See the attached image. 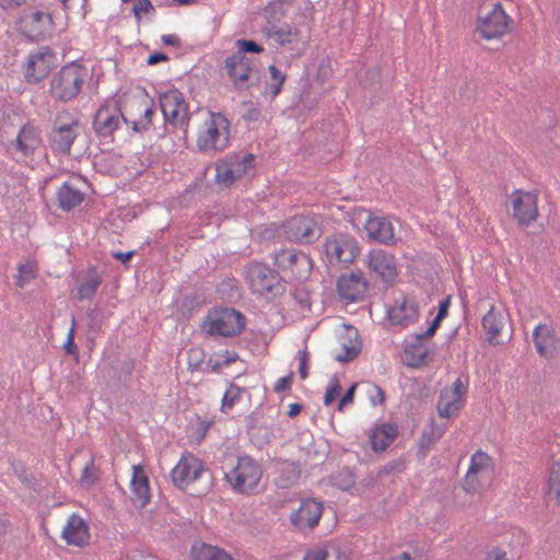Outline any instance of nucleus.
Here are the masks:
<instances>
[{"instance_id":"15","label":"nucleus","mask_w":560,"mask_h":560,"mask_svg":"<svg viewBox=\"0 0 560 560\" xmlns=\"http://www.w3.org/2000/svg\"><path fill=\"white\" fill-rule=\"evenodd\" d=\"M119 117L125 124H129V119L121 113L117 102L114 105H102L94 115L93 129L100 138L112 137L114 131L118 129Z\"/></svg>"},{"instance_id":"35","label":"nucleus","mask_w":560,"mask_h":560,"mask_svg":"<svg viewBox=\"0 0 560 560\" xmlns=\"http://www.w3.org/2000/svg\"><path fill=\"white\" fill-rule=\"evenodd\" d=\"M222 162H225V164L233 168L242 170L245 167V173L248 168H252L254 166L255 155L252 153H230L224 159H221Z\"/></svg>"},{"instance_id":"61","label":"nucleus","mask_w":560,"mask_h":560,"mask_svg":"<svg viewBox=\"0 0 560 560\" xmlns=\"http://www.w3.org/2000/svg\"><path fill=\"white\" fill-rule=\"evenodd\" d=\"M307 357L306 350H304L300 357L299 374L302 380H305L308 375Z\"/></svg>"},{"instance_id":"56","label":"nucleus","mask_w":560,"mask_h":560,"mask_svg":"<svg viewBox=\"0 0 560 560\" xmlns=\"http://www.w3.org/2000/svg\"><path fill=\"white\" fill-rule=\"evenodd\" d=\"M293 375L294 373L290 372L287 376L279 378L273 387V390L276 393L289 392L291 389Z\"/></svg>"},{"instance_id":"48","label":"nucleus","mask_w":560,"mask_h":560,"mask_svg":"<svg viewBox=\"0 0 560 560\" xmlns=\"http://www.w3.org/2000/svg\"><path fill=\"white\" fill-rule=\"evenodd\" d=\"M405 468H406L405 459H401V458L395 459V460L388 462L386 465H384L378 470V477L382 478L384 476H388L394 472H401L405 470Z\"/></svg>"},{"instance_id":"44","label":"nucleus","mask_w":560,"mask_h":560,"mask_svg":"<svg viewBox=\"0 0 560 560\" xmlns=\"http://www.w3.org/2000/svg\"><path fill=\"white\" fill-rule=\"evenodd\" d=\"M345 353L338 354L336 360L341 363H348L353 361L361 352V341H357L352 345H343Z\"/></svg>"},{"instance_id":"37","label":"nucleus","mask_w":560,"mask_h":560,"mask_svg":"<svg viewBox=\"0 0 560 560\" xmlns=\"http://www.w3.org/2000/svg\"><path fill=\"white\" fill-rule=\"evenodd\" d=\"M445 399L444 394H441L440 401L438 404V410L441 417L443 418H450L456 412H458L463 406L464 400L459 398H453L451 400H447L446 402H443Z\"/></svg>"},{"instance_id":"50","label":"nucleus","mask_w":560,"mask_h":560,"mask_svg":"<svg viewBox=\"0 0 560 560\" xmlns=\"http://www.w3.org/2000/svg\"><path fill=\"white\" fill-rule=\"evenodd\" d=\"M291 295L300 304L302 308L311 310V295L305 288H295L291 292Z\"/></svg>"},{"instance_id":"11","label":"nucleus","mask_w":560,"mask_h":560,"mask_svg":"<svg viewBox=\"0 0 560 560\" xmlns=\"http://www.w3.org/2000/svg\"><path fill=\"white\" fill-rule=\"evenodd\" d=\"M18 26L20 33L27 39L35 42L45 39L50 34L54 27V20L50 13L43 11H32L23 13L19 21Z\"/></svg>"},{"instance_id":"31","label":"nucleus","mask_w":560,"mask_h":560,"mask_svg":"<svg viewBox=\"0 0 560 560\" xmlns=\"http://www.w3.org/2000/svg\"><path fill=\"white\" fill-rule=\"evenodd\" d=\"M504 325V317L502 314L497 313L494 307L488 311V313L482 318L483 329L488 334V340L490 343L494 342V339L500 335L501 329Z\"/></svg>"},{"instance_id":"24","label":"nucleus","mask_w":560,"mask_h":560,"mask_svg":"<svg viewBox=\"0 0 560 560\" xmlns=\"http://www.w3.org/2000/svg\"><path fill=\"white\" fill-rule=\"evenodd\" d=\"M419 316V305L415 300L404 296L400 303L388 310V318L394 325L407 327L417 320Z\"/></svg>"},{"instance_id":"63","label":"nucleus","mask_w":560,"mask_h":560,"mask_svg":"<svg viewBox=\"0 0 560 560\" xmlns=\"http://www.w3.org/2000/svg\"><path fill=\"white\" fill-rule=\"evenodd\" d=\"M487 560H508L506 552L500 547H494L487 553Z\"/></svg>"},{"instance_id":"9","label":"nucleus","mask_w":560,"mask_h":560,"mask_svg":"<svg viewBox=\"0 0 560 560\" xmlns=\"http://www.w3.org/2000/svg\"><path fill=\"white\" fill-rule=\"evenodd\" d=\"M512 24L513 20L505 13L501 2H497L489 13L479 16L476 32L487 40L499 39L510 31Z\"/></svg>"},{"instance_id":"58","label":"nucleus","mask_w":560,"mask_h":560,"mask_svg":"<svg viewBox=\"0 0 560 560\" xmlns=\"http://www.w3.org/2000/svg\"><path fill=\"white\" fill-rule=\"evenodd\" d=\"M327 445L324 444L323 450H315L313 454H311V451L307 452V456L311 459L308 463L310 466H317L322 463H324L326 455H327Z\"/></svg>"},{"instance_id":"34","label":"nucleus","mask_w":560,"mask_h":560,"mask_svg":"<svg viewBox=\"0 0 560 560\" xmlns=\"http://www.w3.org/2000/svg\"><path fill=\"white\" fill-rule=\"evenodd\" d=\"M331 485L340 490H349L355 485V476L349 467H342L330 476Z\"/></svg>"},{"instance_id":"8","label":"nucleus","mask_w":560,"mask_h":560,"mask_svg":"<svg viewBox=\"0 0 560 560\" xmlns=\"http://www.w3.org/2000/svg\"><path fill=\"white\" fill-rule=\"evenodd\" d=\"M283 232L289 241L312 244L322 235L318 220L312 215H294L283 224Z\"/></svg>"},{"instance_id":"25","label":"nucleus","mask_w":560,"mask_h":560,"mask_svg":"<svg viewBox=\"0 0 560 560\" xmlns=\"http://www.w3.org/2000/svg\"><path fill=\"white\" fill-rule=\"evenodd\" d=\"M132 502L139 508H144L150 501L149 478L141 466H133L131 480Z\"/></svg>"},{"instance_id":"16","label":"nucleus","mask_w":560,"mask_h":560,"mask_svg":"<svg viewBox=\"0 0 560 560\" xmlns=\"http://www.w3.org/2000/svg\"><path fill=\"white\" fill-rule=\"evenodd\" d=\"M77 119L69 124H58V119L54 121L52 130L48 136L49 147L55 153L69 155L71 145L78 137L77 128H79Z\"/></svg>"},{"instance_id":"27","label":"nucleus","mask_w":560,"mask_h":560,"mask_svg":"<svg viewBox=\"0 0 560 560\" xmlns=\"http://www.w3.org/2000/svg\"><path fill=\"white\" fill-rule=\"evenodd\" d=\"M40 141L38 130L30 124L24 125L16 137L18 149L23 152L24 155L33 154L39 147Z\"/></svg>"},{"instance_id":"43","label":"nucleus","mask_w":560,"mask_h":560,"mask_svg":"<svg viewBox=\"0 0 560 560\" xmlns=\"http://www.w3.org/2000/svg\"><path fill=\"white\" fill-rule=\"evenodd\" d=\"M236 46L238 50L235 54H241V56H245V54H260L264 51V47L252 39H238Z\"/></svg>"},{"instance_id":"29","label":"nucleus","mask_w":560,"mask_h":560,"mask_svg":"<svg viewBox=\"0 0 560 560\" xmlns=\"http://www.w3.org/2000/svg\"><path fill=\"white\" fill-rule=\"evenodd\" d=\"M103 279L102 275L97 272L95 267H90L84 277V281L78 289V295L80 300H91L95 295L98 287Z\"/></svg>"},{"instance_id":"40","label":"nucleus","mask_w":560,"mask_h":560,"mask_svg":"<svg viewBox=\"0 0 560 560\" xmlns=\"http://www.w3.org/2000/svg\"><path fill=\"white\" fill-rule=\"evenodd\" d=\"M269 73H270V94L271 97H276L280 94L282 90V85L287 79L285 73L281 72L275 65H270L268 67Z\"/></svg>"},{"instance_id":"46","label":"nucleus","mask_w":560,"mask_h":560,"mask_svg":"<svg viewBox=\"0 0 560 560\" xmlns=\"http://www.w3.org/2000/svg\"><path fill=\"white\" fill-rule=\"evenodd\" d=\"M341 389H342V387H341L339 380L337 378V376H334L331 378L329 385L326 388V393L324 396V404L326 406H330L337 399V397L340 395Z\"/></svg>"},{"instance_id":"36","label":"nucleus","mask_w":560,"mask_h":560,"mask_svg":"<svg viewBox=\"0 0 560 560\" xmlns=\"http://www.w3.org/2000/svg\"><path fill=\"white\" fill-rule=\"evenodd\" d=\"M405 352L411 358L412 361L409 365L413 368L425 365L431 360V358H429V350L423 349L420 345H409L406 347Z\"/></svg>"},{"instance_id":"38","label":"nucleus","mask_w":560,"mask_h":560,"mask_svg":"<svg viewBox=\"0 0 560 560\" xmlns=\"http://www.w3.org/2000/svg\"><path fill=\"white\" fill-rule=\"evenodd\" d=\"M35 269V262L32 261L19 265V276L15 277V285L19 288H23L27 281H30L31 279H35L37 276Z\"/></svg>"},{"instance_id":"7","label":"nucleus","mask_w":560,"mask_h":560,"mask_svg":"<svg viewBox=\"0 0 560 560\" xmlns=\"http://www.w3.org/2000/svg\"><path fill=\"white\" fill-rule=\"evenodd\" d=\"M160 107L165 121L187 132L189 115L188 104L179 90H168L160 95Z\"/></svg>"},{"instance_id":"23","label":"nucleus","mask_w":560,"mask_h":560,"mask_svg":"<svg viewBox=\"0 0 560 560\" xmlns=\"http://www.w3.org/2000/svg\"><path fill=\"white\" fill-rule=\"evenodd\" d=\"M62 538L68 545L83 547L88 544L90 534L86 522L77 514H72L62 530Z\"/></svg>"},{"instance_id":"12","label":"nucleus","mask_w":560,"mask_h":560,"mask_svg":"<svg viewBox=\"0 0 560 560\" xmlns=\"http://www.w3.org/2000/svg\"><path fill=\"white\" fill-rule=\"evenodd\" d=\"M325 252L329 262H353L360 254L355 240L347 234H334L326 238Z\"/></svg>"},{"instance_id":"39","label":"nucleus","mask_w":560,"mask_h":560,"mask_svg":"<svg viewBox=\"0 0 560 560\" xmlns=\"http://www.w3.org/2000/svg\"><path fill=\"white\" fill-rule=\"evenodd\" d=\"M244 390V388H241L234 383H231L230 387L225 390L223 395L221 411L225 412L226 409L233 408L234 405L240 400L241 393Z\"/></svg>"},{"instance_id":"17","label":"nucleus","mask_w":560,"mask_h":560,"mask_svg":"<svg viewBox=\"0 0 560 560\" xmlns=\"http://www.w3.org/2000/svg\"><path fill=\"white\" fill-rule=\"evenodd\" d=\"M369 268L373 270L386 287H392L398 276L396 258L383 249H373L369 254Z\"/></svg>"},{"instance_id":"32","label":"nucleus","mask_w":560,"mask_h":560,"mask_svg":"<svg viewBox=\"0 0 560 560\" xmlns=\"http://www.w3.org/2000/svg\"><path fill=\"white\" fill-rule=\"evenodd\" d=\"M215 172L217 183L230 187L235 183L237 178H241L243 175H245V167H243L242 170H235L233 167L228 166L225 162H222L220 160L217 162Z\"/></svg>"},{"instance_id":"41","label":"nucleus","mask_w":560,"mask_h":560,"mask_svg":"<svg viewBox=\"0 0 560 560\" xmlns=\"http://www.w3.org/2000/svg\"><path fill=\"white\" fill-rule=\"evenodd\" d=\"M136 106L140 109H143V116L140 120H142L143 125H145L149 130L152 124V117L154 115V101L148 97H140L135 101Z\"/></svg>"},{"instance_id":"42","label":"nucleus","mask_w":560,"mask_h":560,"mask_svg":"<svg viewBox=\"0 0 560 560\" xmlns=\"http://www.w3.org/2000/svg\"><path fill=\"white\" fill-rule=\"evenodd\" d=\"M215 549L217 547L202 542L199 546H192L191 556L195 560H212Z\"/></svg>"},{"instance_id":"20","label":"nucleus","mask_w":560,"mask_h":560,"mask_svg":"<svg viewBox=\"0 0 560 560\" xmlns=\"http://www.w3.org/2000/svg\"><path fill=\"white\" fill-rule=\"evenodd\" d=\"M359 215L364 221V230L370 240L386 244L394 238V229L387 219L373 217L368 210L360 211Z\"/></svg>"},{"instance_id":"14","label":"nucleus","mask_w":560,"mask_h":560,"mask_svg":"<svg viewBox=\"0 0 560 560\" xmlns=\"http://www.w3.org/2000/svg\"><path fill=\"white\" fill-rule=\"evenodd\" d=\"M55 67V51L45 46L36 54L31 55L24 71V78L27 83L36 84L48 77Z\"/></svg>"},{"instance_id":"30","label":"nucleus","mask_w":560,"mask_h":560,"mask_svg":"<svg viewBox=\"0 0 560 560\" xmlns=\"http://www.w3.org/2000/svg\"><path fill=\"white\" fill-rule=\"evenodd\" d=\"M489 462H490V457L481 451H478L477 453H475L471 456L470 467L466 475L465 485H464V488L466 491H468V492L476 491L477 488L474 485V478L479 471L486 469Z\"/></svg>"},{"instance_id":"49","label":"nucleus","mask_w":560,"mask_h":560,"mask_svg":"<svg viewBox=\"0 0 560 560\" xmlns=\"http://www.w3.org/2000/svg\"><path fill=\"white\" fill-rule=\"evenodd\" d=\"M332 74L331 59L324 58L322 59L316 74V80L323 84L325 83Z\"/></svg>"},{"instance_id":"5","label":"nucleus","mask_w":560,"mask_h":560,"mask_svg":"<svg viewBox=\"0 0 560 560\" xmlns=\"http://www.w3.org/2000/svg\"><path fill=\"white\" fill-rule=\"evenodd\" d=\"M82 84L81 68L72 62L52 77L49 94L57 102H69L80 93Z\"/></svg>"},{"instance_id":"1","label":"nucleus","mask_w":560,"mask_h":560,"mask_svg":"<svg viewBox=\"0 0 560 560\" xmlns=\"http://www.w3.org/2000/svg\"><path fill=\"white\" fill-rule=\"evenodd\" d=\"M245 279L254 294L268 300H275L285 292L283 278L264 262H248L245 266Z\"/></svg>"},{"instance_id":"60","label":"nucleus","mask_w":560,"mask_h":560,"mask_svg":"<svg viewBox=\"0 0 560 560\" xmlns=\"http://www.w3.org/2000/svg\"><path fill=\"white\" fill-rule=\"evenodd\" d=\"M467 393V385L463 383L462 378L458 377L453 383V394L455 395L454 398L463 399V396Z\"/></svg>"},{"instance_id":"3","label":"nucleus","mask_w":560,"mask_h":560,"mask_svg":"<svg viewBox=\"0 0 560 560\" xmlns=\"http://www.w3.org/2000/svg\"><path fill=\"white\" fill-rule=\"evenodd\" d=\"M171 478L173 483L182 490L199 479L203 480L205 483L201 487L191 489L190 494L194 497L206 495L213 486L212 474L205 469L197 458H192L191 462L182 458L172 469Z\"/></svg>"},{"instance_id":"4","label":"nucleus","mask_w":560,"mask_h":560,"mask_svg":"<svg viewBox=\"0 0 560 560\" xmlns=\"http://www.w3.org/2000/svg\"><path fill=\"white\" fill-rule=\"evenodd\" d=\"M207 129L197 139V148L200 152H221L230 143V120L222 113L209 112Z\"/></svg>"},{"instance_id":"47","label":"nucleus","mask_w":560,"mask_h":560,"mask_svg":"<svg viewBox=\"0 0 560 560\" xmlns=\"http://www.w3.org/2000/svg\"><path fill=\"white\" fill-rule=\"evenodd\" d=\"M14 471L18 475L21 482L25 485L27 488L33 489L35 491L39 490V485L35 476L28 472L24 466L14 467Z\"/></svg>"},{"instance_id":"33","label":"nucleus","mask_w":560,"mask_h":560,"mask_svg":"<svg viewBox=\"0 0 560 560\" xmlns=\"http://www.w3.org/2000/svg\"><path fill=\"white\" fill-rule=\"evenodd\" d=\"M546 497L560 505V459L553 462L549 468L548 490Z\"/></svg>"},{"instance_id":"26","label":"nucleus","mask_w":560,"mask_h":560,"mask_svg":"<svg viewBox=\"0 0 560 560\" xmlns=\"http://www.w3.org/2000/svg\"><path fill=\"white\" fill-rule=\"evenodd\" d=\"M398 427L395 423H384L376 427L371 435L370 442L375 453L384 452L397 438Z\"/></svg>"},{"instance_id":"55","label":"nucleus","mask_w":560,"mask_h":560,"mask_svg":"<svg viewBox=\"0 0 560 560\" xmlns=\"http://www.w3.org/2000/svg\"><path fill=\"white\" fill-rule=\"evenodd\" d=\"M63 349L67 354H74L78 355V347L74 342V319L72 320V326L69 330L67 340L63 345Z\"/></svg>"},{"instance_id":"53","label":"nucleus","mask_w":560,"mask_h":560,"mask_svg":"<svg viewBox=\"0 0 560 560\" xmlns=\"http://www.w3.org/2000/svg\"><path fill=\"white\" fill-rule=\"evenodd\" d=\"M442 320H443V318L435 315L434 319L431 322V324L429 325L427 330L421 334L416 335L417 341H422L425 338L433 337L435 335L436 330L440 328Z\"/></svg>"},{"instance_id":"52","label":"nucleus","mask_w":560,"mask_h":560,"mask_svg":"<svg viewBox=\"0 0 560 560\" xmlns=\"http://www.w3.org/2000/svg\"><path fill=\"white\" fill-rule=\"evenodd\" d=\"M153 11L154 7L150 0H138V2L132 7V12L138 22L141 20V12L150 13Z\"/></svg>"},{"instance_id":"21","label":"nucleus","mask_w":560,"mask_h":560,"mask_svg":"<svg viewBox=\"0 0 560 560\" xmlns=\"http://www.w3.org/2000/svg\"><path fill=\"white\" fill-rule=\"evenodd\" d=\"M517 197L513 199V212L521 225H529L537 219V195L534 192H525L516 190Z\"/></svg>"},{"instance_id":"28","label":"nucleus","mask_w":560,"mask_h":560,"mask_svg":"<svg viewBox=\"0 0 560 560\" xmlns=\"http://www.w3.org/2000/svg\"><path fill=\"white\" fill-rule=\"evenodd\" d=\"M58 206L65 211H69L84 200V194L73 187L69 182H65L57 191Z\"/></svg>"},{"instance_id":"45","label":"nucleus","mask_w":560,"mask_h":560,"mask_svg":"<svg viewBox=\"0 0 560 560\" xmlns=\"http://www.w3.org/2000/svg\"><path fill=\"white\" fill-rule=\"evenodd\" d=\"M98 480L97 469L94 459H91L84 467L80 483L85 487L94 485Z\"/></svg>"},{"instance_id":"19","label":"nucleus","mask_w":560,"mask_h":560,"mask_svg":"<svg viewBox=\"0 0 560 560\" xmlns=\"http://www.w3.org/2000/svg\"><path fill=\"white\" fill-rule=\"evenodd\" d=\"M323 503L315 499H304L300 508L290 515L291 524L298 529L314 528L323 514Z\"/></svg>"},{"instance_id":"18","label":"nucleus","mask_w":560,"mask_h":560,"mask_svg":"<svg viewBox=\"0 0 560 560\" xmlns=\"http://www.w3.org/2000/svg\"><path fill=\"white\" fill-rule=\"evenodd\" d=\"M369 282L361 271L341 275L337 280V292L342 301L353 303L362 301L365 296Z\"/></svg>"},{"instance_id":"13","label":"nucleus","mask_w":560,"mask_h":560,"mask_svg":"<svg viewBox=\"0 0 560 560\" xmlns=\"http://www.w3.org/2000/svg\"><path fill=\"white\" fill-rule=\"evenodd\" d=\"M225 69L235 89H248L254 83H247L252 75L258 73L254 60L241 54H232L225 59Z\"/></svg>"},{"instance_id":"6","label":"nucleus","mask_w":560,"mask_h":560,"mask_svg":"<svg viewBox=\"0 0 560 560\" xmlns=\"http://www.w3.org/2000/svg\"><path fill=\"white\" fill-rule=\"evenodd\" d=\"M261 476L260 465L249 456L238 458L237 466L225 475L228 481L241 493L253 491Z\"/></svg>"},{"instance_id":"57","label":"nucleus","mask_w":560,"mask_h":560,"mask_svg":"<svg viewBox=\"0 0 560 560\" xmlns=\"http://www.w3.org/2000/svg\"><path fill=\"white\" fill-rule=\"evenodd\" d=\"M328 557V550L325 547H317L310 549L303 560H326Z\"/></svg>"},{"instance_id":"64","label":"nucleus","mask_w":560,"mask_h":560,"mask_svg":"<svg viewBox=\"0 0 560 560\" xmlns=\"http://www.w3.org/2000/svg\"><path fill=\"white\" fill-rule=\"evenodd\" d=\"M451 305V295L446 296L439 303V310L436 316H440L441 318H445L448 314V308Z\"/></svg>"},{"instance_id":"51","label":"nucleus","mask_w":560,"mask_h":560,"mask_svg":"<svg viewBox=\"0 0 560 560\" xmlns=\"http://www.w3.org/2000/svg\"><path fill=\"white\" fill-rule=\"evenodd\" d=\"M89 318V331L100 332L102 330V317L101 312L97 308H93L88 313Z\"/></svg>"},{"instance_id":"54","label":"nucleus","mask_w":560,"mask_h":560,"mask_svg":"<svg viewBox=\"0 0 560 560\" xmlns=\"http://www.w3.org/2000/svg\"><path fill=\"white\" fill-rule=\"evenodd\" d=\"M296 35H298V32L296 31L292 32V30L290 27L288 28L287 32L283 28H279L278 31L275 32L276 39H277V42H279L280 45H284L287 43H292L294 40V38L296 37Z\"/></svg>"},{"instance_id":"2","label":"nucleus","mask_w":560,"mask_h":560,"mask_svg":"<svg viewBox=\"0 0 560 560\" xmlns=\"http://www.w3.org/2000/svg\"><path fill=\"white\" fill-rule=\"evenodd\" d=\"M245 316L234 307H213L202 323L209 336L235 337L245 329Z\"/></svg>"},{"instance_id":"59","label":"nucleus","mask_w":560,"mask_h":560,"mask_svg":"<svg viewBox=\"0 0 560 560\" xmlns=\"http://www.w3.org/2000/svg\"><path fill=\"white\" fill-rule=\"evenodd\" d=\"M170 60V57L163 52V51H155L153 54H151L148 59H147V63L149 66H154L159 62H166Z\"/></svg>"},{"instance_id":"22","label":"nucleus","mask_w":560,"mask_h":560,"mask_svg":"<svg viewBox=\"0 0 560 560\" xmlns=\"http://www.w3.org/2000/svg\"><path fill=\"white\" fill-rule=\"evenodd\" d=\"M533 341L539 355L552 359L558 354L555 330L547 325H538L533 331Z\"/></svg>"},{"instance_id":"10","label":"nucleus","mask_w":560,"mask_h":560,"mask_svg":"<svg viewBox=\"0 0 560 560\" xmlns=\"http://www.w3.org/2000/svg\"><path fill=\"white\" fill-rule=\"evenodd\" d=\"M273 264L282 271H290L298 281L307 279L313 268L311 258L296 249L275 252Z\"/></svg>"},{"instance_id":"62","label":"nucleus","mask_w":560,"mask_h":560,"mask_svg":"<svg viewBox=\"0 0 560 560\" xmlns=\"http://www.w3.org/2000/svg\"><path fill=\"white\" fill-rule=\"evenodd\" d=\"M136 254V250H130V252H126V253H122V252H114L112 254L113 258H115L116 260H119L122 265H127L131 258L135 256Z\"/></svg>"}]
</instances>
